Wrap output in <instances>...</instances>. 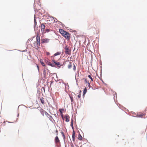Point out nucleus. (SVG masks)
I'll list each match as a JSON object with an SVG mask.
<instances>
[{
  "instance_id": "1",
  "label": "nucleus",
  "mask_w": 147,
  "mask_h": 147,
  "mask_svg": "<svg viewBox=\"0 0 147 147\" xmlns=\"http://www.w3.org/2000/svg\"><path fill=\"white\" fill-rule=\"evenodd\" d=\"M59 32L67 39L68 40L70 38L69 34L68 32L61 29H59Z\"/></svg>"
},
{
  "instance_id": "2",
  "label": "nucleus",
  "mask_w": 147,
  "mask_h": 147,
  "mask_svg": "<svg viewBox=\"0 0 147 147\" xmlns=\"http://www.w3.org/2000/svg\"><path fill=\"white\" fill-rule=\"evenodd\" d=\"M72 129L73 130L72 135V140L73 141H75V132L74 130V128L73 126L71 127Z\"/></svg>"
},
{
  "instance_id": "3",
  "label": "nucleus",
  "mask_w": 147,
  "mask_h": 147,
  "mask_svg": "<svg viewBox=\"0 0 147 147\" xmlns=\"http://www.w3.org/2000/svg\"><path fill=\"white\" fill-rule=\"evenodd\" d=\"M45 115L49 119L50 121L53 122V119L51 116L49 115L47 112H45Z\"/></svg>"
},
{
  "instance_id": "4",
  "label": "nucleus",
  "mask_w": 147,
  "mask_h": 147,
  "mask_svg": "<svg viewBox=\"0 0 147 147\" xmlns=\"http://www.w3.org/2000/svg\"><path fill=\"white\" fill-rule=\"evenodd\" d=\"M64 49H65V53L66 54H67L68 55H69V52L70 51V50L69 48L67 47V46H66L65 48Z\"/></svg>"
},
{
  "instance_id": "5",
  "label": "nucleus",
  "mask_w": 147,
  "mask_h": 147,
  "mask_svg": "<svg viewBox=\"0 0 147 147\" xmlns=\"http://www.w3.org/2000/svg\"><path fill=\"white\" fill-rule=\"evenodd\" d=\"M49 39L48 38H44L42 39L41 40V43H47L49 42Z\"/></svg>"
},
{
  "instance_id": "6",
  "label": "nucleus",
  "mask_w": 147,
  "mask_h": 147,
  "mask_svg": "<svg viewBox=\"0 0 147 147\" xmlns=\"http://www.w3.org/2000/svg\"><path fill=\"white\" fill-rule=\"evenodd\" d=\"M55 65L57 66L59 68L61 67V66L62 65H61L60 62L56 61L55 63Z\"/></svg>"
},
{
  "instance_id": "7",
  "label": "nucleus",
  "mask_w": 147,
  "mask_h": 147,
  "mask_svg": "<svg viewBox=\"0 0 147 147\" xmlns=\"http://www.w3.org/2000/svg\"><path fill=\"white\" fill-rule=\"evenodd\" d=\"M40 111L41 115L43 116H44V113L45 114V112H47L45 111L43 109H41L40 110Z\"/></svg>"
},
{
  "instance_id": "8",
  "label": "nucleus",
  "mask_w": 147,
  "mask_h": 147,
  "mask_svg": "<svg viewBox=\"0 0 147 147\" xmlns=\"http://www.w3.org/2000/svg\"><path fill=\"white\" fill-rule=\"evenodd\" d=\"M36 42L38 41H39L40 40V37L39 34L38 33H37V35L36 36Z\"/></svg>"
},
{
  "instance_id": "9",
  "label": "nucleus",
  "mask_w": 147,
  "mask_h": 147,
  "mask_svg": "<svg viewBox=\"0 0 147 147\" xmlns=\"http://www.w3.org/2000/svg\"><path fill=\"white\" fill-rule=\"evenodd\" d=\"M55 142L57 143L58 142H59V140L58 137L57 136H56L55 139Z\"/></svg>"
},
{
  "instance_id": "10",
  "label": "nucleus",
  "mask_w": 147,
  "mask_h": 147,
  "mask_svg": "<svg viewBox=\"0 0 147 147\" xmlns=\"http://www.w3.org/2000/svg\"><path fill=\"white\" fill-rule=\"evenodd\" d=\"M78 139L80 140H81L82 139V137L80 133H79L78 135Z\"/></svg>"
},
{
  "instance_id": "11",
  "label": "nucleus",
  "mask_w": 147,
  "mask_h": 147,
  "mask_svg": "<svg viewBox=\"0 0 147 147\" xmlns=\"http://www.w3.org/2000/svg\"><path fill=\"white\" fill-rule=\"evenodd\" d=\"M45 25L44 23L42 24L41 25V29H45Z\"/></svg>"
},
{
  "instance_id": "12",
  "label": "nucleus",
  "mask_w": 147,
  "mask_h": 147,
  "mask_svg": "<svg viewBox=\"0 0 147 147\" xmlns=\"http://www.w3.org/2000/svg\"><path fill=\"white\" fill-rule=\"evenodd\" d=\"M72 67V63L69 62V64L68 65V69H71Z\"/></svg>"
},
{
  "instance_id": "13",
  "label": "nucleus",
  "mask_w": 147,
  "mask_h": 147,
  "mask_svg": "<svg viewBox=\"0 0 147 147\" xmlns=\"http://www.w3.org/2000/svg\"><path fill=\"white\" fill-rule=\"evenodd\" d=\"M61 54V52H58L56 53H55L54 55L55 56L59 55H60Z\"/></svg>"
},
{
  "instance_id": "14",
  "label": "nucleus",
  "mask_w": 147,
  "mask_h": 147,
  "mask_svg": "<svg viewBox=\"0 0 147 147\" xmlns=\"http://www.w3.org/2000/svg\"><path fill=\"white\" fill-rule=\"evenodd\" d=\"M40 62L41 64L43 66H45V64L43 62V61L42 59H40Z\"/></svg>"
},
{
  "instance_id": "15",
  "label": "nucleus",
  "mask_w": 147,
  "mask_h": 147,
  "mask_svg": "<svg viewBox=\"0 0 147 147\" xmlns=\"http://www.w3.org/2000/svg\"><path fill=\"white\" fill-rule=\"evenodd\" d=\"M61 133V134L62 135V136L63 137V140H64V141L65 142V135L64 134V133L62 131Z\"/></svg>"
},
{
  "instance_id": "16",
  "label": "nucleus",
  "mask_w": 147,
  "mask_h": 147,
  "mask_svg": "<svg viewBox=\"0 0 147 147\" xmlns=\"http://www.w3.org/2000/svg\"><path fill=\"white\" fill-rule=\"evenodd\" d=\"M63 84H64L65 86V88H67L69 87V85L67 83H65L64 82H62Z\"/></svg>"
},
{
  "instance_id": "17",
  "label": "nucleus",
  "mask_w": 147,
  "mask_h": 147,
  "mask_svg": "<svg viewBox=\"0 0 147 147\" xmlns=\"http://www.w3.org/2000/svg\"><path fill=\"white\" fill-rule=\"evenodd\" d=\"M40 100L41 103L42 104H44V98L42 97L40 98Z\"/></svg>"
},
{
  "instance_id": "18",
  "label": "nucleus",
  "mask_w": 147,
  "mask_h": 147,
  "mask_svg": "<svg viewBox=\"0 0 147 147\" xmlns=\"http://www.w3.org/2000/svg\"><path fill=\"white\" fill-rule=\"evenodd\" d=\"M87 89L86 87L84 89L83 93H84V94H86L87 92Z\"/></svg>"
},
{
  "instance_id": "19",
  "label": "nucleus",
  "mask_w": 147,
  "mask_h": 147,
  "mask_svg": "<svg viewBox=\"0 0 147 147\" xmlns=\"http://www.w3.org/2000/svg\"><path fill=\"white\" fill-rule=\"evenodd\" d=\"M49 63V65H50L53 67H55V66L54 65L51 63V62L50 63Z\"/></svg>"
},
{
  "instance_id": "20",
  "label": "nucleus",
  "mask_w": 147,
  "mask_h": 147,
  "mask_svg": "<svg viewBox=\"0 0 147 147\" xmlns=\"http://www.w3.org/2000/svg\"><path fill=\"white\" fill-rule=\"evenodd\" d=\"M70 125L71 127L73 126V119L72 117L71 119Z\"/></svg>"
},
{
  "instance_id": "21",
  "label": "nucleus",
  "mask_w": 147,
  "mask_h": 147,
  "mask_svg": "<svg viewBox=\"0 0 147 147\" xmlns=\"http://www.w3.org/2000/svg\"><path fill=\"white\" fill-rule=\"evenodd\" d=\"M64 110L63 109H59V111L61 113H62L63 112V111Z\"/></svg>"
},
{
  "instance_id": "22",
  "label": "nucleus",
  "mask_w": 147,
  "mask_h": 147,
  "mask_svg": "<svg viewBox=\"0 0 147 147\" xmlns=\"http://www.w3.org/2000/svg\"><path fill=\"white\" fill-rule=\"evenodd\" d=\"M71 101V104L72 105V102L73 100V97L70 95H69Z\"/></svg>"
},
{
  "instance_id": "23",
  "label": "nucleus",
  "mask_w": 147,
  "mask_h": 147,
  "mask_svg": "<svg viewBox=\"0 0 147 147\" xmlns=\"http://www.w3.org/2000/svg\"><path fill=\"white\" fill-rule=\"evenodd\" d=\"M37 22H34V30L35 31V28H36V26L37 25Z\"/></svg>"
},
{
  "instance_id": "24",
  "label": "nucleus",
  "mask_w": 147,
  "mask_h": 147,
  "mask_svg": "<svg viewBox=\"0 0 147 147\" xmlns=\"http://www.w3.org/2000/svg\"><path fill=\"white\" fill-rule=\"evenodd\" d=\"M88 77L89 78H90L91 80L92 81H93V79L90 75H88Z\"/></svg>"
},
{
  "instance_id": "25",
  "label": "nucleus",
  "mask_w": 147,
  "mask_h": 147,
  "mask_svg": "<svg viewBox=\"0 0 147 147\" xmlns=\"http://www.w3.org/2000/svg\"><path fill=\"white\" fill-rule=\"evenodd\" d=\"M51 30L49 29H47L46 28L45 30V33L46 32H50V31Z\"/></svg>"
},
{
  "instance_id": "26",
  "label": "nucleus",
  "mask_w": 147,
  "mask_h": 147,
  "mask_svg": "<svg viewBox=\"0 0 147 147\" xmlns=\"http://www.w3.org/2000/svg\"><path fill=\"white\" fill-rule=\"evenodd\" d=\"M43 74L44 76H46V70H45V69H44L43 71Z\"/></svg>"
},
{
  "instance_id": "27",
  "label": "nucleus",
  "mask_w": 147,
  "mask_h": 147,
  "mask_svg": "<svg viewBox=\"0 0 147 147\" xmlns=\"http://www.w3.org/2000/svg\"><path fill=\"white\" fill-rule=\"evenodd\" d=\"M45 63L48 65H49V63H50V62H49L48 60L45 59Z\"/></svg>"
},
{
  "instance_id": "28",
  "label": "nucleus",
  "mask_w": 147,
  "mask_h": 147,
  "mask_svg": "<svg viewBox=\"0 0 147 147\" xmlns=\"http://www.w3.org/2000/svg\"><path fill=\"white\" fill-rule=\"evenodd\" d=\"M144 115V114H141L140 115H137V116L138 117H141V118H142V117Z\"/></svg>"
},
{
  "instance_id": "29",
  "label": "nucleus",
  "mask_w": 147,
  "mask_h": 147,
  "mask_svg": "<svg viewBox=\"0 0 147 147\" xmlns=\"http://www.w3.org/2000/svg\"><path fill=\"white\" fill-rule=\"evenodd\" d=\"M73 70L74 71H75L76 70V66L74 64V65H73Z\"/></svg>"
},
{
  "instance_id": "30",
  "label": "nucleus",
  "mask_w": 147,
  "mask_h": 147,
  "mask_svg": "<svg viewBox=\"0 0 147 147\" xmlns=\"http://www.w3.org/2000/svg\"><path fill=\"white\" fill-rule=\"evenodd\" d=\"M40 41H38L36 42L38 47V46L40 45Z\"/></svg>"
},
{
  "instance_id": "31",
  "label": "nucleus",
  "mask_w": 147,
  "mask_h": 147,
  "mask_svg": "<svg viewBox=\"0 0 147 147\" xmlns=\"http://www.w3.org/2000/svg\"><path fill=\"white\" fill-rule=\"evenodd\" d=\"M56 22L57 23H58V24H62V23L61 22L59 21H56Z\"/></svg>"
},
{
  "instance_id": "32",
  "label": "nucleus",
  "mask_w": 147,
  "mask_h": 147,
  "mask_svg": "<svg viewBox=\"0 0 147 147\" xmlns=\"http://www.w3.org/2000/svg\"><path fill=\"white\" fill-rule=\"evenodd\" d=\"M64 117L66 119V118H69V116L68 115H65V116Z\"/></svg>"
},
{
  "instance_id": "33",
  "label": "nucleus",
  "mask_w": 147,
  "mask_h": 147,
  "mask_svg": "<svg viewBox=\"0 0 147 147\" xmlns=\"http://www.w3.org/2000/svg\"><path fill=\"white\" fill-rule=\"evenodd\" d=\"M34 22H36V18L35 15L34 16Z\"/></svg>"
},
{
  "instance_id": "34",
  "label": "nucleus",
  "mask_w": 147,
  "mask_h": 147,
  "mask_svg": "<svg viewBox=\"0 0 147 147\" xmlns=\"http://www.w3.org/2000/svg\"><path fill=\"white\" fill-rule=\"evenodd\" d=\"M51 17L53 19L54 21L55 22H56L55 20H57L56 18H55L53 17Z\"/></svg>"
},
{
  "instance_id": "35",
  "label": "nucleus",
  "mask_w": 147,
  "mask_h": 147,
  "mask_svg": "<svg viewBox=\"0 0 147 147\" xmlns=\"http://www.w3.org/2000/svg\"><path fill=\"white\" fill-rule=\"evenodd\" d=\"M84 82L86 84H87L88 83V82L86 79H85Z\"/></svg>"
},
{
  "instance_id": "36",
  "label": "nucleus",
  "mask_w": 147,
  "mask_h": 147,
  "mask_svg": "<svg viewBox=\"0 0 147 147\" xmlns=\"http://www.w3.org/2000/svg\"><path fill=\"white\" fill-rule=\"evenodd\" d=\"M81 94L80 93H79V94L78 96V98H80L81 97Z\"/></svg>"
},
{
  "instance_id": "37",
  "label": "nucleus",
  "mask_w": 147,
  "mask_h": 147,
  "mask_svg": "<svg viewBox=\"0 0 147 147\" xmlns=\"http://www.w3.org/2000/svg\"><path fill=\"white\" fill-rule=\"evenodd\" d=\"M65 121L66 122H68L69 121V118H66L65 119Z\"/></svg>"
},
{
  "instance_id": "38",
  "label": "nucleus",
  "mask_w": 147,
  "mask_h": 147,
  "mask_svg": "<svg viewBox=\"0 0 147 147\" xmlns=\"http://www.w3.org/2000/svg\"><path fill=\"white\" fill-rule=\"evenodd\" d=\"M61 117L63 119V120L64 119V117H63V114L62 113H61Z\"/></svg>"
},
{
  "instance_id": "39",
  "label": "nucleus",
  "mask_w": 147,
  "mask_h": 147,
  "mask_svg": "<svg viewBox=\"0 0 147 147\" xmlns=\"http://www.w3.org/2000/svg\"><path fill=\"white\" fill-rule=\"evenodd\" d=\"M88 87L90 88L91 87H92L90 86V83L88 82Z\"/></svg>"
},
{
  "instance_id": "40",
  "label": "nucleus",
  "mask_w": 147,
  "mask_h": 147,
  "mask_svg": "<svg viewBox=\"0 0 147 147\" xmlns=\"http://www.w3.org/2000/svg\"><path fill=\"white\" fill-rule=\"evenodd\" d=\"M50 82H51V84H50V86L51 87V84L53 82V81H51Z\"/></svg>"
},
{
  "instance_id": "41",
  "label": "nucleus",
  "mask_w": 147,
  "mask_h": 147,
  "mask_svg": "<svg viewBox=\"0 0 147 147\" xmlns=\"http://www.w3.org/2000/svg\"><path fill=\"white\" fill-rule=\"evenodd\" d=\"M52 61L54 63V64L56 62V61H55V60L54 59H53L52 60Z\"/></svg>"
},
{
  "instance_id": "42",
  "label": "nucleus",
  "mask_w": 147,
  "mask_h": 147,
  "mask_svg": "<svg viewBox=\"0 0 147 147\" xmlns=\"http://www.w3.org/2000/svg\"><path fill=\"white\" fill-rule=\"evenodd\" d=\"M46 54L47 55H49L50 54V53L49 52H47Z\"/></svg>"
},
{
  "instance_id": "43",
  "label": "nucleus",
  "mask_w": 147,
  "mask_h": 147,
  "mask_svg": "<svg viewBox=\"0 0 147 147\" xmlns=\"http://www.w3.org/2000/svg\"><path fill=\"white\" fill-rule=\"evenodd\" d=\"M36 66L37 67V69H38V70H39V67L38 66L37 64H36Z\"/></svg>"
},
{
  "instance_id": "44",
  "label": "nucleus",
  "mask_w": 147,
  "mask_h": 147,
  "mask_svg": "<svg viewBox=\"0 0 147 147\" xmlns=\"http://www.w3.org/2000/svg\"><path fill=\"white\" fill-rule=\"evenodd\" d=\"M45 69H47V70H48V71H49V70L47 68V67H45Z\"/></svg>"
},
{
  "instance_id": "45",
  "label": "nucleus",
  "mask_w": 147,
  "mask_h": 147,
  "mask_svg": "<svg viewBox=\"0 0 147 147\" xmlns=\"http://www.w3.org/2000/svg\"><path fill=\"white\" fill-rule=\"evenodd\" d=\"M41 31L42 32L45 31V29H41Z\"/></svg>"
},
{
  "instance_id": "46",
  "label": "nucleus",
  "mask_w": 147,
  "mask_h": 147,
  "mask_svg": "<svg viewBox=\"0 0 147 147\" xmlns=\"http://www.w3.org/2000/svg\"><path fill=\"white\" fill-rule=\"evenodd\" d=\"M99 79L100 80L102 81V82L103 83H104V81H103V80H102V79H100L99 77Z\"/></svg>"
},
{
  "instance_id": "47",
  "label": "nucleus",
  "mask_w": 147,
  "mask_h": 147,
  "mask_svg": "<svg viewBox=\"0 0 147 147\" xmlns=\"http://www.w3.org/2000/svg\"><path fill=\"white\" fill-rule=\"evenodd\" d=\"M85 94H84V93H83V95H82V96H83V97H84V96H85Z\"/></svg>"
},
{
  "instance_id": "48",
  "label": "nucleus",
  "mask_w": 147,
  "mask_h": 147,
  "mask_svg": "<svg viewBox=\"0 0 147 147\" xmlns=\"http://www.w3.org/2000/svg\"><path fill=\"white\" fill-rule=\"evenodd\" d=\"M7 122L8 123H13L12 122H9V121H7Z\"/></svg>"
},
{
  "instance_id": "49",
  "label": "nucleus",
  "mask_w": 147,
  "mask_h": 147,
  "mask_svg": "<svg viewBox=\"0 0 147 147\" xmlns=\"http://www.w3.org/2000/svg\"><path fill=\"white\" fill-rule=\"evenodd\" d=\"M63 26H64L65 25L64 24H61Z\"/></svg>"
},
{
  "instance_id": "50",
  "label": "nucleus",
  "mask_w": 147,
  "mask_h": 147,
  "mask_svg": "<svg viewBox=\"0 0 147 147\" xmlns=\"http://www.w3.org/2000/svg\"><path fill=\"white\" fill-rule=\"evenodd\" d=\"M79 92H80L79 93H81L82 92V91L81 90H80Z\"/></svg>"
},
{
  "instance_id": "51",
  "label": "nucleus",
  "mask_w": 147,
  "mask_h": 147,
  "mask_svg": "<svg viewBox=\"0 0 147 147\" xmlns=\"http://www.w3.org/2000/svg\"><path fill=\"white\" fill-rule=\"evenodd\" d=\"M19 114L18 113V115H17V117H19Z\"/></svg>"
},
{
  "instance_id": "52",
  "label": "nucleus",
  "mask_w": 147,
  "mask_h": 147,
  "mask_svg": "<svg viewBox=\"0 0 147 147\" xmlns=\"http://www.w3.org/2000/svg\"><path fill=\"white\" fill-rule=\"evenodd\" d=\"M71 147H73V144H72L71 145Z\"/></svg>"
},
{
  "instance_id": "53",
  "label": "nucleus",
  "mask_w": 147,
  "mask_h": 147,
  "mask_svg": "<svg viewBox=\"0 0 147 147\" xmlns=\"http://www.w3.org/2000/svg\"><path fill=\"white\" fill-rule=\"evenodd\" d=\"M56 132H58V131L57 130L56 131Z\"/></svg>"
},
{
  "instance_id": "54",
  "label": "nucleus",
  "mask_w": 147,
  "mask_h": 147,
  "mask_svg": "<svg viewBox=\"0 0 147 147\" xmlns=\"http://www.w3.org/2000/svg\"><path fill=\"white\" fill-rule=\"evenodd\" d=\"M51 17H52V16H49V17L50 18H52Z\"/></svg>"
},
{
  "instance_id": "55",
  "label": "nucleus",
  "mask_w": 147,
  "mask_h": 147,
  "mask_svg": "<svg viewBox=\"0 0 147 147\" xmlns=\"http://www.w3.org/2000/svg\"><path fill=\"white\" fill-rule=\"evenodd\" d=\"M104 84H105V85H107V84H106L104 83Z\"/></svg>"
},
{
  "instance_id": "56",
  "label": "nucleus",
  "mask_w": 147,
  "mask_h": 147,
  "mask_svg": "<svg viewBox=\"0 0 147 147\" xmlns=\"http://www.w3.org/2000/svg\"><path fill=\"white\" fill-rule=\"evenodd\" d=\"M77 85L78 86V84L77 83Z\"/></svg>"
},
{
  "instance_id": "57",
  "label": "nucleus",
  "mask_w": 147,
  "mask_h": 147,
  "mask_svg": "<svg viewBox=\"0 0 147 147\" xmlns=\"http://www.w3.org/2000/svg\"><path fill=\"white\" fill-rule=\"evenodd\" d=\"M31 40H33V39H31Z\"/></svg>"
},
{
  "instance_id": "58",
  "label": "nucleus",
  "mask_w": 147,
  "mask_h": 147,
  "mask_svg": "<svg viewBox=\"0 0 147 147\" xmlns=\"http://www.w3.org/2000/svg\"><path fill=\"white\" fill-rule=\"evenodd\" d=\"M31 40H33V39H31Z\"/></svg>"
},
{
  "instance_id": "59",
  "label": "nucleus",
  "mask_w": 147,
  "mask_h": 147,
  "mask_svg": "<svg viewBox=\"0 0 147 147\" xmlns=\"http://www.w3.org/2000/svg\"><path fill=\"white\" fill-rule=\"evenodd\" d=\"M54 115H56V114H54Z\"/></svg>"
},
{
  "instance_id": "60",
  "label": "nucleus",
  "mask_w": 147,
  "mask_h": 147,
  "mask_svg": "<svg viewBox=\"0 0 147 147\" xmlns=\"http://www.w3.org/2000/svg\"><path fill=\"white\" fill-rule=\"evenodd\" d=\"M65 147H66V146H65Z\"/></svg>"
}]
</instances>
